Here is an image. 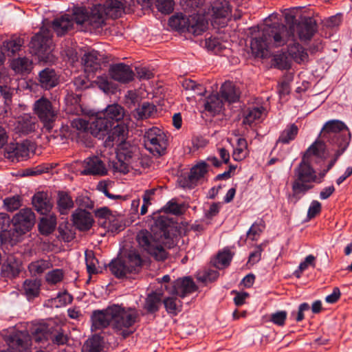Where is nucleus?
Instances as JSON below:
<instances>
[{
  "instance_id": "obj_10",
  "label": "nucleus",
  "mask_w": 352,
  "mask_h": 352,
  "mask_svg": "<svg viewBox=\"0 0 352 352\" xmlns=\"http://www.w3.org/2000/svg\"><path fill=\"white\" fill-rule=\"evenodd\" d=\"M35 216L29 208L21 210L12 218V223L14 231L22 234L28 232L34 225Z\"/></svg>"
},
{
  "instance_id": "obj_5",
  "label": "nucleus",
  "mask_w": 352,
  "mask_h": 352,
  "mask_svg": "<svg viewBox=\"0 0 352 352\" xmlns=\"http://www.w3.org/2000/svg\"><path fill=\"white\" fill-rule=\"evenodd\" d=\"M142 258L135 250H131L124 258H118L109 264L111 272L117 277H122L129 273L138 271Z\"/></svg>"
},
{
  "instance_id": "obj_21",
  "label": "nucleus",
  "mask_w": 352,
  "mask_h": 352,
  "mask_svg": "<svg viewBox=\"0 0 352 352\" xmlns=\"http://www.w3.org/2000/svg\"><path fill=\"white\" fill-rule=\"evenodd\" d=\"M328 155L324 143L320 140H316L307 149L302 157L312 162L314 158L324 160Z\"/></svg>"
},
{
  "instance_id": "obj_57",
  "label": "nucleus",
  "mask_w": 352,
  "mask_h": 352,
  "mask_svg": "<svg viewBox=\"0 0 352 352\" xmlns=\"http://www.w3.org/2000/svg\"><path fill=\"white\" fill-rule=\"evenodd\" d=\"M95 216L99 219L102 220V224L104 227H109L107 226V221L111 222L114 218L111 211L107 207H102L95 210Z\"/></svg>"
},
{
  "instance_id": "obj_3",
  "label": "nucleus",
  "mask_w": 352,
  "mask_h": 352,
  "mask_svg": "<svg viewBox=\"0 0 352 352\" xmlns=\"http://www.w3.org/2000/svg\"><path fill=\"white\" fill-rule=\"evenodd\" d=\"M109 311L113 317V328L124 338L133 333L130 328L138 321L139 316L136 309L119 305L109 306Z\"/></svg>"
},
{
  "instance_id": "obj_22",
  "label": "nucleus",
  "mask_w": 352,
  "mask_h": 352,
  "mask_svg": "<svg viewBox=\"0 0 352 352\" xmlns=\"http://www.w3.org/2000/svg\"><path fill=\"white\" fill-rule=\"evenodd\" d=\"M101 8L99 4L95 5L88 12L87 30L91 31L98 29L104 23L107 18Z\"/></svg>"
},
{
  "instance_id": "obj_30",
  "label": "nucleus",
  "mask_w": 352,
  "mask_h": 352,
  "mask_svg": "<svg viewBox=\"0 0 352 352\" xmlns=\"http://www.w3.org/2000/svg\"><path fill=\"white\" fill-rule=\"evenodd\" d=\"M74 25L73 19L67 14H65L54 20L52 27L58 36L65 34Z\"/></svg>"
},
{
  "instance_id": "obj_32",
  "label": "nucleus",
  "mask_w": 352,
  "mask_h": 352,
  "mask_svg": "<svg viewBox=\"0 0 352 352\" xmlns=\"http://www.w3.org/2000/svg\"><path fill=\"white\" fill-rule=\"evenodd\" d=\"M52 321L47 323H39L34 325L32 328V335L36 342H42L44 340H48L50 331L52 330Z\"/></svg>"
},
{
  "instance_id": "obj_34",
  "label": "nucleus",
  "mask_w": 352,
  "mask_h": 352,
  "mask_svg": "<svg viewBox=\"0 0 352 352\" xmlns=\"http://www.w3.org/2000/svg\"><path fill=\"white\" fill-rule=\"evenodd\" d=\"M221 96L229 103L234 102L239 98V93L231 82H226L221 87Z\"/></svg>"
},
{
  "instance_id": "obj_51",
  "label": "nucleus",
  "mask_w": 352,
  "mask_h": 352,
  "mask_svg": "<svg viewBox=\"0 0 352 352\" xmlns=\"http://www.w3.org/2000/svg\"><path fill=\"white\" fill-rule=\"evenodd\" d=\"M164 307L168 313L176 315L181 310L182 302L175 297H168L164 300Z\"/></svg>"
},
{
  "instance_id": "obj_29",
  "label": "nucleus",
  "mask_w": 352,
  "mask_h": 352,
  "mask_svg": "<svg viewBox=\"0 0 352 352\" xmlns=\"http://www.w3.org/2000/svg\"><path fill=\"white\" fill-rule=\"evenodd\" d=\"M32 204L35 209L42 214H47L52 208L50 199L44 192H38L34 195L32 198Z\"/></svg>"
},
{
  "instance_id": "obj_33",
  "label": "nucleus",
  "mask_w": 352,
  "mask_h": 352,
  "mask_svg": "<svg viewBox=\"0 0 352 352\" xmlns=\"http://www.w3.org/2000/svg\"><path fill=\"white\" fill-rule=\"evenodd\" d=\"M39 81L42 87L49 89L58 84V78L53 69L47 68L39 74Z\"/></svg>"
},
{
  "instance_id": "obj_9",
  "label": "nucleus",
  "mask_w": 352,
  "mask_h": 352,
  "mask_svg": "<svg viewBox=\"0 0 352 352\" xmlns=\"http://www.w3.org/2000/svg\"><path fill=\"white\" fill-rule=\"evenodd\" d=\"M8 346L7 351L0 352H28L31 346L30 335L25 331L14 332L6 338Z\"/></svg>"
},
{
  "instance_id": "obj_24",
  "label": "nucleus",
  "mask_w": 352,
  "mask_h": 352,
  "mask_svg": "<svg viewBox=\"0 0 352 352\" xmlns=\"http://www.w3.org/2000/svg\"><path fill=\"white\" fill-rule=\"evenodd\" d=\"M21 269L22 263L21 261L10 256L1 266V276L8 278H15L19 276Z\"/></svg>"
},
{
  "instance_id": "obj_35",
  "label": "nucleus",
  "mask_w": 352,
  "mask_h": 352,
  "mask_svg": "<svg viewBox=\"0 0 352 352\" xmlns=\"http://www.w3.org/2000/svg\"><path fill=\"white\" fill-rule=\"evenodd\" d=\"M212 16L214 18H226L230 12L228 3L226 0H217L211 5Z\"/></svg>"
},
{
  "instance_id": "obj_14",
  "label": "nucleus",
  "mask_w": 352,
  "mask_h": 352,
  "mask_svg": "<svg viewBox=\"0 0 352 352\" xmlns=\"http://www.w3.org/2000/svg\"><path fill=\"white\" fill-rule=\"evenodd\" d=\"M84 169L81 174L104 175L107 173V168L102 161L98 157L94 156L87 158L83 163Z\"/></svg>"
},
{
  "instance_id": "obj_41",
  "label": "nucleus",
  "mask_w": 352,
  "mask_h": 352,
  "mask_svg": "<svg viewBox=\"0 0 352 352\" xmlns=\"http://www.w3.org/2000/svg\"><path fill=\"white\" fill-rule=\"evenodd\" d=\"M56 226V219L54 215H50L41 219L38 228L43 234H49L54 231Z\"/></svg>"
},
{
  "instance_id": "obj_64",
  "label": "nucleus",
  "mask_w": 352,
  "mask_h": 352,
  "mask_svg": "<svg viewBox=\"0 0 352 352\" xmlns=\"http://www.w3.org/2000/svg\"><path fill=\"white\" fill-rule=\"evenodd\" d=\"M173 0H156V7L162 13H170L173 10Z\"/></svg>"
},
{
  "instance_id": "obj_7",
  "label": "nucleus",
  "mask_w": 352,
  "mask_h": 352,
  "mask_svg": "<svg viewBox=\"0 0 352 352\" xmlns=\"http://www.w3.org/2000/svg\"><path fill=\"white\" fill-rule=\"evenodd\" d=\"M52 42L50 32L47 30H42L34 35L30 43L31 52L37 55L40 59L47 60L50 59V54L52 51Z\"/></svg>"
},
{
  "instance_id": "obj_55",
  "label": "nucleus",
  "mask_w": 352,
  "mask_h": 352,
  "mask_svg": "<svg viewBox=\"0 0 352 352\" xmlns=\"http://www.w3.org/2000/svg\"><path fill=\"white\" fill-rule=\"evenodd\" d=\"M72 300V296L67 292H65L63 293H59L56 297L52 299L51 302L52 306L56 307H61L71 303Z\"/></svg>"
},
{
  "instance_id": "obj_17",
  "label": "nucleus",
  "mask_w": 352,
  "mask_h": 352,
  "mask_svg": "<svg viewBox=\"0 0 352 352\" xmlns=\"http://www.w3.org/2000/svg\"><path fill=\"white\" fill-rule=\"evenodd\" d=\"M128 130L126 125L122 124H118L113 126V129H109L107 138L105 140L104 144L107 146H111L114 144L121 145L125 142Z\"/></svg>"
},
{
  "instance_id": "obj_39",
  "label": "nucleus",
  "mask_w": 352,
  "mask_h": 352,
  "mask_svg": "<svg viewBox=\"0 0 352 352\" xmlns=\"http://www.w3.org/2000/svg\"><path fill=\"white\" fill-rule=\"evenodd\" d=\"M51 267L52 264L49 261L41 259L30 263L28 265V270L32 276H36L43 274Z\"/></svg>"
},
{
  "instance_id": "obj_28",
  "label": "nucleus",
  "mask_w": 352,
  "mask_h": 352,
  "mask_svg": "<svg viewBox=\"0 0 352 352\" xmlns=\"http://www.w3.org/2000/svg\"><path fill=\"white\" fill-rule=\"evenodd\" d=\"M82 62L84 65L85 72L88 75L94 73L100 68V60L98 58L97 51H91L86 53L83 58Z\"/></svg>"
},
{
  "instance_id": "obj_19",
  "label": "nucleus",
  "mask_w": 352,
  "mask_h": 352,
  "mask_svg": "<svg viewBox=\"0 0 352 352\" xmlns=\"http://www.w3.org/2000/svg\"><path fill=\"white\" fill-rule=\"evenodd\" d=\"M109 72L111 78L120 82L126 83L133 79L134 74L132 69L123 63L111 66Z\"/></svg>"
},
{
  "instance_id": "obj_53",
  "label": "nucleus",
  "mask_w": 352,
  "mask_h": 352,
  "mask_svg": "<svg viewBox=\"0 0 352 352\" xmlns=\"http://www.w3.org/2000/svg\"><path fill=\"white\" fill-rule=\"evenodd\" d=\"M101 342L99 337H92L84 344L82 352H100Z\"/></svg>"
},
{
  "instance_id": "obj_52",
  "label": "nucleus",
  "mask_w": 352,
  "mask_h": 352,
  "mask_svg": "<svg viewBox=\"0 0 352 352\" xmlns=\"http://www.w3.org/2000/svg\"><path fill=\"white\" fill-rule=\"evenodd\" d=\"M264 109L263 107H254L250 109L245 116L243 123L244 124L251 125L252 123L259 120L263 115Z\"/></svg>"
},
{
  "instance_id": "obj_59",
  "label": "nucleus",
  "mask_w": 352,
  "mask_h": 352,
  "mask_svg": "<svg viewBox=\"0 0 352 352\" xmlns=\"http://www.w3.org/2000/svg\"><path fill=\"white\" fill-rule=\"evenodd\" d=\"M122 153L121 152L118 153V162L115 163L114 168L120 173H126L129 171V161L131 157L126 156L123 160L122 159Z\"/></svg>"
},
{
  "instance_id": "obj_12",
  "label": "nucleus",
  "mask_w": 352,
  "mask_h": 352,
  "mask_svg": "<svg viewBox=\"0 0 352 352\" xmlns=\"http://www.w3.org/2000/svg\"><path fill=\"white\" fill-rule=\"evenodd\" d=\"M30 153V143H12L6 149V157L12 162H19L28 157Z\"/></svg>"
},
{
  "instance_id": "obj_13",
  "label": "nucleus",
  "mask_w": 352,
  "mask_h": 352,
  "mask_svg": "<svg viewBox=\"0 0 352 352\" xmlns=\"http://www.w3.org/2000/svg\"><path fill=\"white\" fill-rule=\"evenodd\" d=\"M196 289L197 287L193 280L189 277H184L178 278L173 283V288L169 293L183 298Z\"/></svg>"
},
{
  "instance_id": "obj_44",
  "label": "nucleus",
  "mask_w": 352,
  "mask_h": 352,
  "mask_svg": "<svg viewBox=\"0 0 352 352\" xmlns=\"http://www.w3.org/2000/svg\"><path fill=\"white\" fill-rule=\"evenodd\" d=\"M11 67L16 73L29 72L32 68V61L28 58H18L12 61Z\"/></svg>"
},
{
  "instance_id": "obj_45",
  "label": "nucleus",
  "mask_w": 352,
  "mask_h": 352,
  "mask_svg": "<svg viewBox=\"0 0 352 352\" xmlns=\"http://www.w3.org/2000/svg\"><path fill=\"white\" fill-rule=\"evenodd\" d=\"M298 129L294 124L287 126L280 133L278 142L289 144L294 140L298 134Z\"/></svg>"
},
{
  "instance_id": "obj_31",
  "label": "nucleus",
  "mask_w": 352,
  "mask_h": 352,
  "mask_svg": "<svg viewBox=\"0 0 352 352\" xmlns=\"http://www.w3.org/2000/svg\"><path fill=\"white\" fill-rule=\"evenodd\" d=\"M101 114L110 122L113 126L114 122L121 120L124 115V109L119 104L109 105Z\"/></svg>"
},
{
  "instance_id": "obj_16",
  "label": "nucleus",
  "mask_w": 352,
  "mask_h": 352,
  "mask_svg": "<svg viewBox=\"0 0 352 352\" xmlns=\"http://www.w3.org/2000/svg\"><path fill=\"white\" fill-rule=\"evenodd\" d=\"M91 330L97 331L107 327H113V317L109 311V307L103 310L95 311L91 316Z\"/></svg>"
},
{
  "instance_id": "obj_15",
  "label": "nucleus",
  "mask_w": 352,
  "mask_h": 352,
  "mask_svg": "<svg viewBox=\"0 0 352 352\" xmlns=\"http://www.w3.org/2000/svg\"><path fill=\"white\" fill-rule=\"evenodd\" d=\"M99 6L106 18L117 19L124 12L125 5L120 0H106Z\"/></svg>"
},
{
  "instance_id": "obj_36",
  "label": "nucleus",
  "mask_w": 352,
  "mask_h": 352,
  "mask_svg": "<svg viewBox=\"0 0 352 352\" xmlns=\"http://www.w3.org/2000/svg\"><path fill=\"white\" fill-rule=\"evenodd\" d=\"M58 209L60 214H67L74 207V201L67 192L60 191L58 193Z\"/></svg>"
},
{
  "instance_id": "obj_4",
  "label": "nucleus",
  "mask_w": 352,
  "mask_h": 352,
  "mask_svg": "<svg viewBox=\"0 0 352 352\" xmlns=\"http://www.w3.org/2000/svg\"><path fill=\"white\" fill-rule=\"evenodd\" d=\"M311 162L302 157L300 164L294 169L293 196L305 195L311 188L310 183L321 182L322 178H318L316 171L310 165Z\"/></svg>"
},
{
  "instance_id": "obj_2",
  "label": "nucleus",
  "mask_w": 352,
  "mask_h": 352,
  "mask_svg": "<svg viewBox=\"0 0 352 352\" xmlns=\"http://www.w3.org/2000/svg\"><path fill=\"white\" fill-rule=\"evenodd\" d=\"M159 230H153V234L147 230H141L137 234L139 245L157 261H164L167 257L166 248L175 246V241L166 230L168 220L164 217H158L155 221Z\"/></svg>"
},
{
  "instance_id": "obj_50",
  "label": "nucleus",
  "mask_w": 352,
  "mask_h": 352,
  "mask_svg": "<svg viewBox=\"0 0 352 352\" xmlns=\"http://www.w3.org/2000/svg\"><path fill=\"white\" fill-rule=\"evenodd\" d=\"M289 55L297 63H300L307 60L308 54L303 47L298 44L294 45L289 49Z\"/></svg>"
},
{
  "instance_id": "obj_8",
  "label": "nucleus",
  "mask_w": 352,
  "mask_h": 352,
  "mask_svg": "<svg viewBox=\"0 0 352 352\" xmlns=\"http://www.w3.org/2000/svg\"><path fill=\"white\" fill-rule=\"evenodd\" d=\"M33 110L45 126L51 129V124L55 121L57 116V111L53 107L51 102L42 97L35 101Z\"/></svg>"
},
{
  "instance_id": "obj_38",
  "label": "nucleus",
  "mask_w": 352,
  "mask_h": 352,
  "mask_svg": "<svg viewBox=\"0 0 352 352\" xmlns=\"http://www.w3.org/2000/svg\"><path fill=\"white\" fill-rule=\"evenodd\" d=\"M232 256L233 254L229 249H224L219 252L217 257L213 260V265L218 269H223L230 265Z\"/></svg>"
},
{
  "instance_id": "obj_23",
  "label": "nucleus",
  "mask_w": 352,
  "mask_h": 352,
  "mask_svg": "<svg viewBox=\"0 0 352 352\" xmlns=\"http://www.w3.org/2000/svg\"><path fill=\"white\" fill-rule=\"evenodd\" d=\"M74 224L80 230H87L92 226L94 220L91 214L85 210H76L72 214Z\"/></svg>"
},
{
  "instance_id": "obj_6",
  "label": "nucleus",
  "mask_w": 352,
  "mask_h": 352,
  "mask_svg": "<svg viewBox=\"0 0 352 352\" xmlns=\"http://www.w3.org/2000/svg\"><path fill=\"white\" fill-rule=\"evenodd\" d=\"M144 143L146 149L157 157L164 155L167 147L166 135L157 127H153L146 131Z\"/></svg>"
},
{
  "instance_id": "obj_25",
  "label": "nucleus",
  "mask_w": 352,
  "mask_h": 352,
  "mask_svg": "<svg viewBox=\"0 0 352 352\" xmlns=\"http://www.w3.org/2000/svg\"><path fill=\"white\" fill-rule=\"evenodd\" d=\"M316 23L311 18H306L296 26V31L301 41L309 40L316 32Z\"/></svg>"
},
{
  "instance_id": "obj_11",
  "label": "nucleus",
  "mask_w": 352,
  "mask_h": 352,
  "mask_svg": "<svg viewBox=\"0 0 352 352\" xmlns=\"http://www.w3.org/2000/svg\"><path fill=\"white\" fill-rule=\"evenodd\" d=\"M343 131H347L349 135H350L348 127L343 122L338 120H332L325 123L321 133L322 137L327 140L331 138L338 140L340 136L339 133ZM337 144L341 145L342 142L338 140Z\"/></svg>"
},
{
  "instance_id": "obj_40",
  "label": "nucleus",
  "mask_w": 352,
  "mask_h": 352,
  "mask_svg": "<svg viewBox=\"0 0 352 352\" xmlns=\"http://www.w3.org/2000/svg\"><path fill=\"white\" fill-rule=\"evenodd\" d=\"M248 143L245 139L239 138L236 146L232 153V157L235 161H241L248 155Z\"/></svg>"
},
{
  "instance_id": "obj_58",
  "label": "nucleus",
  "mask_w": 352,
  "mask_h": 352,
  "mask_svg": "<svg viewBox=\"0 0 352 352\" xmlns=\"http://www.w3.org/2000/svg\"><path fill=\"white\" fill-rule=\"evenodd\" d=\"M64 272L61 269H55L47 273L45 280L49 284L56 285L63 280Z\"/></svg>"
},
{
  "instance_id": "obj_62",
  "label": "nucleus",
  "mask_w": 352,
  "mask_h": 352,
  "mask_svg": "<svg viewBox=\"0 0 352 352\" xmlns=\"http://www.w3.org/2000/svg\"><path fill=\"white\" fill-rule=\"evenodd\" d=\"M3 204L8 211H14L20 208L21 199L18 195L7 197L3 200Z\"/></svg>"
},
{
  "instance_id": "obj_42",
  "label": "nucleus",
  "mask_w": 352,
  "mask_h": 352,
  "mask_svg": "<svg viewBox=\"0 0 352 352\" xmlns=\"http://www.w3.org/2000/svg\"><path fill=\"white\" fill-rule=\"evenodd\" d=\"M162 302V294L153 292L149 294L145 302L144 307L150 313H154L159 309Z\"/></svg>"
},
{
  "instance_id": "obj_26",
  "label": "nucleus",
  "mask_w": 352,
  "mask_h": 352,
  "mask_svg": "<svg viewBox=\"0 0 352 352\" xmlns=\"http://www.w3.org/2000/svg\"><path fill=\"white\" fill-rule=\"evenodd\" d=\"M41 283L37 279H26L21 289V293L24 295L28 300H32L39 296Z\"/></svg>"
},
{
  "instance_id": "obj_43",
  "label": "nucleus",
  "mask_w": 352,
  "mask_h": 352,
  "mask_svg": "<svg viewBox=\"0 0 352 352\" xmlns=\"http://www.w3.org/2000/svg\"><path fill=\"white\" fill-rule=\"evenodd\" d=\"M49 338L54 344L57 345L65 344L68 341L67 336L59 326L55 327L53 325L52 326Z\"/></svg>"
},
{
  "instance_id": "obj_61",
  "label": "nucleus",
  "mask_w": 352,
  "mask_h": 352,
  "mask_svg": "<svg viewBox=\"0 0 352 352\" xmlns=\"http://www.w3.org/2000/svg\"><path fill=\"white\" fill-rule=\"evenodd\" d=\"M263 228L264 226L261 221L260 222H255L249 229L247 233L248 237L252 241H256L263 232Z\"/></svg>"
},
{
  "instance_id": "obj_27",
  "label": "nucleus",
  "mask_w": 352,
  "mask_h": 352,
  "mask_svg": "<svg viewBox=\"0 0 352 352\" xmlns=\"http://www.w3.org/2000/svg\"><path fill=\"white\" fill-rule=\"evenodd\" d=\"M208 22L203 16L192 15L188 18L186 32L194 35H200L206 30Z\"/></svg>"
},
{
  "instance_id": "obj_49",
  "label": "nucleus",
  "mask_w": 352,
  "mask_h": 352,
  "mask_svg": "<svg viewBox=\"0 0 352 352\" xmlns=\"http://www.w3.org/2000/svg\"><path fill=\"white\" fill-rule=\"evenodd\" d=\"M23 40L21 38H12L10 40L3 42V48L8 53L14 54L15 52L20 50L21 46L23 45Z\"/></svg>"
},
{
  "instance_id": "obj_20",
  "label": "nucleus",
  "mask_w": 352,
  "mask_h": 352,
  "mask_svg": "<svg viewBox=\"0 0 352 352\" xmlns=\"http://www.w3.org/2000/svg\"><path fill=\"white\" fill-rule=\"evenodd\" d=\"M38 126L36 118L30 114H24L18 118L15 123V131L21 134H28L34 131Z\"/></svg>"
},
{
  "instance_id": "obj_63",
  "label": "nucleus",
  "mask_w": 352,
  "mask_h": 352,
  "mask_svg": "<svg viewBox=\"0 0 352 352\" xmlns=\"http://www.w3.org/2000/svg\"><path fill=\"white\" fill-rule=\"evenodd\" d=\"M315 257L310 254L308 255L304 261L301 262L298 266V269L295 271L294 274L299 278L303 271L306 270L309 266H315Z\"/></svg>"
},
{
  "instance_id": "obj_60",
  "label": "nucleus",
  "mask_w": 352,
  "mask_h": 352,
  "mask_svg": "<svg viewBox=\"0 0 352 352\" xmlns=\"http://www.w3.org/2000/svg\"><path fill=\"white\" fill-rule=\"evenodd\" d=\"M85 262L87 265V272L89 274H96L98 272L97 265L98 264V260L94 256L92 252L85 253Z\"/></svg>"
},
{
  "instance_id": "obj_1",
  "label": "nucleus",
  "mask_w": 352,
  "mask_h": 352,
  "mask_svg": "<svg viewBox=\"0 0 352 352\" xmlns=\"http://www.w3.org/2000/svg\"><path fill=\"white\" fill-rule=\"evenodd\" d=\"M298 10L296 8L285 10L283 15L286 23L290 25L287 30L285 25L276 23L278 14H272L265 20L258 36L252 38L251 50L258 57H265L272 47L284 45L294 36V21Z\"/></svg>"
},
{
  "instance_id": "obj_18",
  "label": "nucleus",
  "mask_w": 352,
  "mask_h": 352,
  "mask_svg": "<svg viewBox=\"0 0 352 352\" xmlns=\"http://www.w3.org/2000/svg\"><path fill=\"white\" fill-rule=\"evenodd\" d=\"M112 127L110 122L107 120L101 113L98 115L94 121L89 126V132L98 139H102L108 134L109 129Z\"/></svg>"
},
{
  "instance_id": "obj_37",
  "label": "nucleus",
  "mask_w": 352,
  "mask_h": 352,
  "mask_svg": "<svg viewBox=\"0 0 352 352\" xmlns=\"http://www.w3.org/2000/svg\"><path fill=\"white\" fill-rule=\"evenodd\" d=\"M223 100L217 94L210 95L204 104L205 110L212 114L219 113L223 108Z\"/></svg>"
},
{
  "instance_id": "obj_47",
  "label": "nucleus",
  "mask_w": 352,
  "mask_h": 352,
  "mask_svg": "<svg viewBox=\"0 0 352 352\" xmlns=\"http://www.w3.org/2000/svg\"><path fill=\"white\" fill-rule=\"evenodd\" d=\"M188 18L184 17L182 14H176L171 16L168 21L169 25L180 32L187 30Z\"/></svg>"
},
{
  "instance_id": "obj_48",
  "label": "nucleus",
  "mask_w": 352,
  "mask_h": 352,
  "mask_svg": "<svg viewBox=\"0 0 352 352\" xmlns=\"http://www.w3.org/2000/svg\"><path fill=\"white\" fill-rule=\"evenodd\" d=\"M207 173V165L201 162L192 167L189 175V179L194 183L203 178Z\"/></svg>"
},
{
  "instance_id": "obj_56",
  "label": "nucleus",
  "mask_w": 352,
  "mask_h": 352,
  "mask_svg": "<svg viewBox=\"0 0 352 352\" xmlns=\"http://www.w3.org/2000/svg\"><path fill=\"white\" fill-rule=\"evenodd\" d=\"M182 86L185 89L193 91L196 94L199 96H203L206 92L205 87L190 79L184 80L182 82Z\"/></svg>"
},
{
  "instance_id": "obj_54",
  "label": "nucleus",
  "mask_w": 352,
  "mask_h": 352,
  "mask_svg": "<svg viewBox=\"0 0 352 352\" xmlns=\"http://www.w3.org/2000/svg\"><path fill=\"white\" fill-rule=\"evenodd\" d=\"M72 19L73 22L75 21L76 24L84 26V30L87 31L88 11L85 9L78 8L74 11V17Z\"/></svg>"
},
{
  "instance_id": "obj_46",
  "label": "nucleus",
  "mask_w": 352,
  "mask_h": 352,
  "mask_svg": "<svg viewBox=\"0 0 352 352\" xmlns=\"http://www.w3.org/2000/svg\"><path fill=\"white\" fill-rule=\"evenodd\" d=\"M155 112V107L148 102H144L138 107L134 112V116L137 119H146Z\"/></svg>"
}]
</instances>
